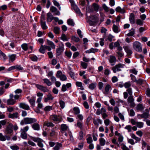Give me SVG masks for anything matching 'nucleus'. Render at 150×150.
<instances>
[{"instance_id": "1", "label": "nucleus", "mask_w": 150, "mask_h": 150, "mask_svg": "<svg viewBox=\"0 0 150 150\" xmlns=\"http://www.w3.org/2000/svg\"><path fill=\"white\" fill-rule=\"evenodd\" d=\"M29 129L28 126H26L23 128H21L20 132L21 137L23 139H26L27 138V134L26 132Z\"/></svg>"}, {"instance_id": "2", "label": "nucleus", "mask_w": 150, "mask_h": 150, "mask_svg": "<svg viewBox=\"0 0 150 150\" xmlns=\"http://www.w3.org/2000/svg\"><path fill=\"white\" fill-rule=\"evenodd\" d=\"M89 18L88 22L89 24L91 26L94 25L98 20V18L96 15H91Z\"/></svg>"}, {"instance_id": "3", "label": "nucleus", "mask_w": 150, "mask_h": 150, "mask_svg": "<svg viewBox=\"0 0 150 150\" xmlns=\"http://www.w3.org/2000/svg\"><path fill=\"white\" fill-rule=\"evenodd\" d=\"M134 49L136 51L141 52L142 51V48L141 44L138 41H135L133 43Z\"/></svg>"}, {"instance_id": "4", "label": "nucleus", "mask_w": 150, "mask_h": 150, "mask_svg": "<svg viewBox=\"0 0 150 150\" xmlns=\"http://www.w3.org/2000/svg\"><path fill=\"white\" fill-rule=\"evenodd\" d=\"M30 137L31 139L34 142H38V145L41 148L43 147V144L42 143L43 140L42 139L40 138H36L32 136Z\"/></svg>"}, {"instance_id": "5", "label": "nucleus", "mask_w": 150, "mask_h": 150, "mask_svg": "<svg viewBox=\"0 0 150 150\" xmlns=\"http://www.w3.org/2000/svg\"><path fill=\"white\" fill-rule=\"evenodd\" d=\"M123 68V64L119 63L113 67L111 69L113 71L114 73H116L117 71H121V69L120 68Z\"/></svg>"}, {"instance_id": "6", "label": "nucleus", "mask_w": 150, "mask_h": 150, "mask_svg": "<svg viewBox=\"0 0 150 150\" xmlns=\"http://www.w3.org/2000/svg\"><path fill=\"white\" fill-rule=\"evenodd\" d=\"M36 87L38 89L44 92H48L49 90L46 86H44L42 85L35 84Z\"/></svg>"}, {"instance_id": "7", "label": "nucleus", "mask_w": 150, "mask_h": 150, "mask_svg": "<svg viewBox=\"0 0 150 150\" xmlns=\"http://www.w3.org/2000/svg\"><path fill=\"white\" fill-rule=\"evenodd\" d=\"M64 50V45L62 43L59 45V47L56 50V54L57 55L60 56L63 52Z\"/></svg>"}, {"instance_id": "8", "label": "nucleus", "mask_w": 150, "mask_h": 150, "mask_svg": "<svg viewBox=\"0 0 150 150\" xmlns=\"http://www.w3.org/2000/svg\"><path fill=\"white\" fill-rule=\"evenodd\" d=\"M25 122V124H28L35 122H37V120L34 118L26 117L24 118Z\"/></svg>"}, {"instance_id": "9", "label": "nucleus", "mask_w": 150, "mask_h": 150, "mask_svg": "<svg viewBox=\"0 0 150 150\" xmlns=\"http://www.w3.org/2000/svg\"><path fill=\"white\" fill-rule=\"evenodd\" d=\"M13 125L12 123L8 124L6 129V132L7 134H11L13 132Z\"/></svg>"}, {"instance_id": "10", "label": "nucleus", "mask_w": 150, "mask_h": 150, "mask_svg": "<svg viewBox=\"0 0 150 150\" xmlns=\"http://www.w3.org/2000/svg\"><path fill=\"white\" fill-rule=\"evenodd\" d=\"M108 60L111 66L114 65L115 63L116 62V59L115 57L112 55H110V56Z\"/></svg>"}, {"instance_id": "11", "label": "nucleus", "mask_w": 150, "mask_h": 150, "mask_svg": "<svg viewBox=\"0 0 150 150\" xmlns=\"http://www.w3.org/2000/svg\"><path fill=\"white\" fill-rule=\"evenodd\" d=\"M19 107L21 108L26 110H30V109L29 106L25 103H20L19 104Z\"/></svg>"}, {"instance_id": "12", "label": "nucleus", "mask_w": 150, "mask_h": 150, "mask_svg": "<svg viewBox=\"0 0 150 150\" xmlns=\"http://www.w3.org/2000/svg\"><path fill=\"white\" fill-rule=\"evenodd\" d=\"M62 147V144L59 142L56 143L55 146L53 148V150H60Z\"/></svg>"}, {"instance_id": "13", "label": "nucleus", "mask_w": 150, "mask_h": 150, "mask_svg": "<svg viewBox=\"0 0 150 150\" xmlns=\"http://www.w3.org/2000/svg\"><path fill=\"white\" fill-rule=\"evenodd\" d=\"M54 98L51 94L48 93L47 95V97L45 98L44 101L45 103L47 102L49 100H52Z\"/></svg>"}, {"instance_id": "14", "label": "nucleus", "mask_w": 150, "mask_h": 150, "mask_svg": "<svg viewBox=\"0 0 150 150\" xmlns=\"http://www.w3.org/2000/svg\"><path fill=\"white\" fill-rule=\"evenodd\" d=\"M123 48L126 52L129 55H130L132 54V52L130 50L128 46H124L123 47Z\"/></svg>"}, {"instance_id": "15", "label": "nucleus", "mask_w": 150, "mask_h": 150, "mask_svg": "<svg viewBox=\"0 0 150 150\" xmlns=\"http://www.w3.org/2000/svg\"><path fill=\"white\" fill-rule=\"evenodd\" d=\"M32 128L35 130H39L40 129V125L37 123H35L32 126Z\"/></svg>"}, {"instance_id": "16", "label": "nucleus", "mask_w": 150, "mask_h": 150, "mask_svg": "<svg viewBox=\"0 0 150 150\" xmlns=\"http://www.w3.org/2000/svg\"><path fill=\"white\" fill-rule=\"evenodd\" d=\"M18 113L16 112L13 113H9L8 114V117L12 119H16L18 118Z\"/></svg>"}, {"instance_id": "17", "label": "nucleus", "mask_w": 150, "mask_h": 150, "mask_svg": "<svg viewBox=\"0 0 150 150\" xmlns=\"http://www.w3.org/2000/svg\"><path fill=\"white\" fill-rule=\"evenodd\" d=\"M52 120L54 121L60 122L61 121L62 118L59 117L57 115H54L52 116Z\"/></svg>"}, {"instance_id": "18", "label": "nucleus", "mask_w": 150, "mask_h": 150, "mask_svg": "<svg viewBox=\"0 0 150 150\" xmlns=\"http://www.w3.org/2000/svg\"><path fill=\"white\" fill-rule=\"evenodd\" d=\"M47 21L51 22L53 19V16L52 14L50 13H48L47 14Z\"/></svg>"}, {"instance_id": "19", "label": "nucleus", "mask_w": 150, "mask_h": 150, "mask_svg": "<svg viewBox=\"0 0 150 150\" xmlns=\"http://www.w3.org/2000/svg\"><path fill=\"white\" fill-rule=\"evenodd\" d=\"M44 126H46L49 127H52L54 126V125L52 122H50L48 121H46L44 122Z\"/></svg>"}, {"instance_id": "20", "label": "nucleus", "mask_w": 150, "mask_h": 150, "mask_svg": "<svg viewBox=\"0 0 150 150\" xmlns=\"http://www.w3.org/2000/svg\"><path fill=\"white\" fill-rule=\"evenodd\" d=\"M129 20L130 23L132 24L135 23L134 15L133 13H131L129 16Z\"/></svg>"}, {"instance_id": "21", "label": "nucleus", "mask_w": 150, "mask_h": 150, "mask_svg": "<svg viewBox=\"0 0 150 150\" xmlns=\"http://www.w3.org/2000/svg\"><path fill=\"white\" fill-rule=\"evenodd\" d=\"M41 27L43 30H46L47 28V27L46 25L45 21H40Z\"/></svg>"}, {"instance_id": "22", "label": "nucleus", "mask_w": 150, "mask_h": 150, "mask_svg": "<svg viewBox=\"0 0 150 150\" xmlns=\"http://www.w3.org/2000/svg\"><path fill=\"white\" fill-rule=\"evenodd\" d=\"M111 88V86L110 85H107L105 87V91L103 92V93L105 94H108L109 92V89Z\"/></svg>"}, {"instance_id": "23", "label": "nucleus", "mask_w": 150, "mask_h": 150, "mask_svg": "<svg viewBox=\"0 0 150 150\" xmlns=\"http://www.w3.org/2000/svg\"><path fill=\"white\" fill-rule=\"evenodd\" d=\"M116 11L117 12L124 13H125V10L124 8H122L120 6L117 7L115 9Z\"/></svg>"}, {"instance_id": "24", "label": "nucleus", "mask_w": 150, "mask_h": 150, "mask_svg": "<svg viewBox=\"0 0 150 150\" xmlns=\"http://www.w3.org/2000/svg\"><path fill=\"white\" fill-rule=\"evenodd\" d=\"M15 69L17 71H19L21 72H22L23 70V68L20 65H16L14 66Z\"/></svg>"}, {"instance_id": "25", "label": "nucleus", "mask_w": 150, "mask_h": 150, "mask_svg": "<svg viewBox=\"0 0 150 150\" xmlns=\"http://www.w3.org/2000/svg\"><path fill=\"white\" fill-rule=\"evenodd\" d=\"M74 113L75 115H78L80 112V110L79 108L77 107H75L73 109Z\"/></svg>"}, {"instance_id": "26", "label": "nucleus", "mask_w": 150, "mask_h": 150, "mask_svg": "<svg viewBox=\"0 0 150 150\" xmlns=\"http://www.w3.org/2000/svg\"><path fill=\"white\" fill-rule=\"evenodd\" d=\"M147 110L148 111L147 112H144L142 114L140 115V116L142 118L146 119L149 117V114L148 113L149 110Z\"/></svg>"}, {"instance_id": "27", "label": "nucleus", "mask_w": 150, "mask_h": 150, "mask_svg": "<svg viewBox=\"0 0 150 150\" xmlns=\"http://www.w3.org/2000/svg\"><path fill=\"white\" fill-rule=\"evenodd\" d=\"M43 81L44 83L48 86H50L52 84V82L47 79H43Z\"/></svg>"}, {"instance_id": "28", "label": "nucleus", "mask_w": 150, "mask_h": 150, "mask_svg": "<svg viewBox=\"0 0 150 150\" xmlns=\"http://www.w3.org/2000/svg\"><path fill=\"white\" fill-rule=\"evenodd\" d=\"M97 86V84L96 83H93L90 84L88 86V88L91 90H94Z\"/></svg>"}, {"instance_id": "29", "label": "nucleus", "mask_w": 150, "mask_h": 150, "mask_svg": "<svg viewBox=\"0 0 150 150\" xmlns=\"http://www.w3.org/2000/svg\"><path fill=\"white\" fill-rule=\"evenodd\" d=\"M16 56V55L14 54L9 55V61L11 62H13L15 59Z\"/></svg>"}, {"instance_id": "30", "label": "nucleus", "mask_w": 150, "mask_h": 150, "mask_svg": "<svg viewBox=\"0 0 150 150\" xmlns=\"http://www.w3.org/2000/svg\"><path fill=\"white\" fill-rule=\"evenodd\" d=\"M119 28L118 26L114 24L112 26V29L114 32L115 33H118L119 30Z\"/></svg>"}, {"instance_id": "31", "label": "nucleus", "mask_w": 150, "mask_h": 150, "mask_svg": "<svg viewBox=\"0 0 150 150\" xmlns=\"http://www.w3.org/2000/svg\"><path fill=\"white\" fill-rule=\"evenodd\" d=\"M16 101L12 99H8L7 101V103L8 105H13L15 104Z\"/></svg>"}, {"instance_id": "32", "label": "nucleus", "mask_w": 150, "mask_h": 150, "mask_svg": "<svg viewBox=\"0 0 150 150\" xmlns=\"http://www.w3.org/2000/svg\"><path fill=\"white\" fill-rule=\"evenodd\" d=\"M68 128V127L65 124H62L61 125V128L63 131H66L67 130Z\"/></svg>"}, {"instance_id": "33", "label": "nucleus", "mask_w": 150, "mask_h": 150, "mask_svg": "<svg viewBox=\"0 0 150 150\" xmlns=\"http://www.w3.org/2000/svg\"><path fill=\"white\" fill-rule=\"evenodd\" d=\"M135 33V30L133 28L132 29L129 30V33L127 34L128 36H132Z\"/></svg>"}, {"instance_id": "34", "label": "nucleus", "mask_w": 150, "mask_h": 150, "mask_svg": "<svg viewBox=\"0 0 150 150\" xmlns=\"http://www.w3.org/2000/svg\"><path fill=\"white\" fill-rule=\"evenodd\" d=\"M93 124L96 125L98 126V123H100L101 124V120L99 119H97V120L94 119L93 120Z\"/></svg>"}, {"instance_id": "35", "label": "nucleus", "mask_w": 150, "mask_h": 150, "mask_svg": "<svg viewBox=\"0 0 150 150\" xmlns=\"http://www.w3.org/2000/svg\"><path fill=\"white\" fill-rule=\"evenodd\" d=\"M47 44L48 45H50L51 48H52L53 49H55V45L54 43L49 40H47Z\"/></svg>"}, {"instance_id": "36", "label": "nucleus", "mask_w": 150, "mask_h": 150, "mask_svg": "<svg viewBox=\"0 0 150 150\" xmlns=\"http://www.w3.org/2000/svg\"><path fill=\"white\" fill-rule=\"evenodd\" d=\"M98 49H94L93 48H91L90 50H88L86 51V53H88L92 52L93 53H95V52L98 51Z\"/></svg>"}, {"instance_id": "37", "label": "nucleus", "mask_w": 150, "mask_h": 150, "mask_svg": "<svg viewBox=\"0 0 150 150\" xmlns=\"http://www.w3.org/2000/svg\"><path fill=\"white\" fill-rule=\"evenodd\" d=\"M76 84L77 86L80 87L81 90H84V88L82 86V83L81 82L77 81L76 82Z\"/></svg>"}, {"instance_id": "38", "label": "nucleus", "mask_w": 150, "mask_h": 150, "mask_svg": "<svg viewBox=\"0 0 150 150\" xmlns=\"http://www.w3.org/2000/svg\"><path fill=\"white\" fill-rule=\"evenodd\" d=\"M72 8L74 9L75 12L76 13L79 14L81 13L80 9L76 5L75 6H74Z\"/></svg>"}, {"instance_id": "39", "label": "nucleus", "mask_w": 150, "mask_h": 150, "mask_svg": "<svg viewBox=\"0 0 150 150\" xmlns=\"http://www.w3.org/2000/svg\"><path fill=\"white\" fill-rule=\"evenodd\" d=\"M64 54L67 57L68 59H70L71 57L72 53L70 51H66L65 52Z\"/></svg>"}, {"instance_id": "40", "label": "nucleus", "mask_w": 150, "mask_h": 150, "mask_svg": "<svg viewBox=\"0 0 150 150\" xmlns=\"http://www.w3.org/2000/svg\"><path fill=\"white\" fill-rule=\"evenodd\" d=\"M100 145L102 146H104L105 143V140L103 138H100L99 139Z\"/></svg>"}, {"instance_id": "41", "label": "nucleus", "mask_w": 150, "mask_h": 150, "mask_svg": "<svg viewBox=\"0 0 150 150\" xmlns=\"http://www.w3.org/2000/svg\"><path fill=\"white\" fill-rule=\"evenodd\" d=\"M22 49L24 51H26L28 49V45L26 43H23L21 45Z\"/></svg>"}, {"instance_id": "42", "label": "nucleus", "mask_w": 150, "mask_h": 150, "mask_svg": "<svg viewBox=\"0 0 150 150\" xmlns=\"http://www.w3.org/2000/svg\"><path fill=\"white\" fill-rule=\"evenodd\" d=\"M136 82L140 85H142V84L146 83L145 80L141 79H139L138 80H137Z\"/></svg>"}, {"instance_id": "43", "label": "nucleus", "mask_w": 150, "mask_h": 150, "mask_svg": "<svg viewBox=\"0 0 150 150\" xmlns=\"http://www.w3.org/2000/svg\"><path fill=\"white\" fill-rule=\"evenodd\" d=\"M68 25L73 26L74 25V23L71 19H69L67 21Z\"/></svg>"}, {"instance_id": "44", "label": "nucleus", "mask_w": 150, "mask_h": 150, "mask_svg": "<svg viewBox=\"0 0 150 150\" xmlns=\"http://www.w3.org/2000/svg\"><path fill=\"white\" fill-rule=\"evenodd\" d=\"M0 58L1 59H6V55L5 54L3 53L1 50H0Z\"/></svg>"}, {"instance_id": "45", "label": "nucleus", "mask_w": 150, "mask_h": 150, "mask_svg": "<svg viewBox=\"0 0 150 150\" xmlns=\"http://www.w3.org/2000/svg\"><path fill=\"white\" fill-rule=\"evenodd\" d=\"M124 84V86L125 88H130V87L131 85V83L130 81H128L125 82Z\"/></svg>"}, {"instance_id": "46", "label": "nucleus", "mask_w": 150, "mask_h": 150, "mask_svg": "<svg viewBox=\"0 0 150 150\" xmlns=\"http://www.w3.org/2000/svg\"><path fill=\"white\" fill-rule=\"evenodd\" d=\"M143 109V105L142 104H139L137 107V109L138 110L142 111Z\"/></svg>"}, {"instance_id": "47", "label": "nucleus", "mask_w": 150, "mask_h": 150, "mask_svg": "<svg viewBox=\"0 0 150 150\" xmlns=\"http://www.w3.org/2000/svg\"><path fill=\"white\" fill-rule=\"evenodd\" d=\"M94 10L96 11H97L99 8V6L96 3H94L93 4Z\"/></svg>"}, {"instance_id": "48", "label": "nucleus", "mask_w": 150, "mask_h": 150, "mask_svg": "<svg viewBox=\"0 0 150 150\" xmlns=\"http://www.w3.org/2000/svg\"><path fill=\"white\" fill-rule=\"evenodd\" d=\"M136 125L138 128H141L143 127L144 123L142 122H137Z\"/></svg>"}, {"instance_id": "49", "label": "nucleus", "mask_w": 150, "mask_h": 150, "mask_svg": "<svg viewBox=\"0 0 150 150\" xmlns=\"http://www.w3.org/2000/svg\"><path fill=\"white\" fill-rule=\"evenodd\" d=\"M53 2L54 5L57 6L59 10H61V7L59 3L56 0H53Z\"/></svg>"}, {"instance_id": "50", "label": "nucleus", "mask_w": 150, "mask_h": 150, "mask_svg": "<svg viewBox=\"0 0 150 150\" xmlns=\"http://www.w3.org/2000/svg\"><path fill=\"white\" fill-rule=\"evenodd\" d=\"M61 38L63 41H67L68 40V39L67 38L66 36L64 34H62Z\"/></svg>"}, {"instance_id": "51", "label": "nucleus", "mask_w": 150, "mask_h": 150, "mask_svg": "<svg viewBox=\"0 0 150 150\" xmlns=\"http://www.w3.org/2000/svg\"><path fill=\"white\" fill-rule=\"evenodd\" d=\"M143 21L139 19H137L136 21V22L137 25H143Z\"/></svg>"}, {"instance_id": "52", "label": "nucleus", "mask_w": 150, "mask_h": 150, "mask_svg": "<svg viewBox=\"0 0 150 150\" xmlns=\"http://www.w3.org/2000/svg\"><path fill=\"white\" fill-rule=\"evenodd\" d=\"M45 48L44 45L43 46L42 45L39 50V52L42 54H44L45 53Z\"/></svg>"}, {"instance_id": "53", "label": "nucleus", "mask_w": 150, "mask_h": 150, "mask_svg": "<svg viewBox=\"0 0 150 150\" xmlns=\"http://www.w3.org/2000/svg\"><path fill=\"white\" fill-rule=\"evenodd\" d=\"M52 106H47L44 108V110L45 112L49 111L52 109Z\"/></svg>"}, {"instance_id": "54", "label": "nucleus", "mask_w": 150, "mask_h": 150, "mask_svg": "<svg viewBox=\"0 0 150 150\" xmlns=\"http://www.w3.org/2000/svg\"><path fill=\"white\" fill-rule=\"evenodd\" d=\"M60 28L57 27H55L54 28V32L56 34L59 33Z\"/></svg>"}, {"instance_id": "55", "label": "nucleus", "mask_w": 150, "mask_h": 150, "mask_svg": "<svg viewBox=\"0 0 150 150\" xmlns=\"http://www.w3.org/2000/svg\"><path fill=\"white\" fill-rule=\"evenodd\" d=\"M29 102L30 103L32 106H34L35 103V100L33 99H31L29 100Z\"/></svg>"}, {"instance_id": "56", "label": "nucleus", "mask_w": 150, "mask_h": 150, "mask_svg": "<svg viewBox=\"0 0 150 150\" xmlns=\"http://www.w3.org/2000/svg\"><path fill=\"white\" fill-rule=\"evenodd\" d=\"M125 128L127 130L128 132H131L132 130V127L130 125H127L125 127Z\"/></svg>"}, {"instance_id": "57", "label": "nucleus", "mask_w": 150, "mask_h": 150, "mask_svg": "<svg viewBox=\"0 0 150 150\" xmlns=\"http://www.w3.org/2000/svg\"><path fill=\"white\" fill-rule=\"evenodd\" d=\"M0 123L2 125H5L6 123L8 124V122H7V120H4L0 121Z\"/></svg>"}, {"instance_id": "58", "label": "nucleus", "mask_w": 150, "mask_h": 150, "mask_svg": "<svg viewBox=\"0 0 150 150\" xmlns=\"http://www.w3.org/2000/svg\"><path fill=\"white\" fill-rule=\"evenodd\" d=\"M6 140L5 137L2 134L0 133V140L4 141Z\"/></svg>"}, {"instance_id": "59", "label": "nucleus", "mask_w": 150, "mask_h": 150, "mask_svg": "<svg viewBox=\"0 0 150 150\" xmlns=\"http://www.w3.org/2000/svg\"><path fill=\"white\" fill-rule=\"evenodd\" d=\"M10 148L12 150H17L19 149V147L17 145H13L10 146Z\"/></svg>"}, {"instance_id": "60", "label": "nucleus", "mask_w": 150, "mask_h": 150, "mask_svg": "<svg viewBox=\"0 0 150 150\" xmlns=\"http://www.w3.org/2000/svg\"><path fill=\"white\" fill-rule=\"evenodd\" d=\"M128 102L129 103L133 102L134 101V99L133 98V96L131 95L129 96L127 99Z\"/></svg>"}, {"instance_id": "61", "label": "nucleus", "mask_w": 150, "mask_h": 150, "mask_svg": "<svg viewBox=\"0 0 150 150\" xmlns=\"http://www.w3.org/2000/svg\"><path fill=\"white\" fill-rule=\"evenodd\" d=\"M110 70L108 69H107L104 70V74L106 76H108L110 74Z\"/></svg>"}, {"instance_id": "62", "label": "nucleus", "mask_w": 150, "mask_h": 150, "mask_svg": "<svg viewBox=\"0 0 150 150\" xmlns=\"http://www.w3.org/2000/svg\"><path fill=\"white\" fill-rule=\"evenodd\" d=\"M116 86L120 88H122L124 86V84L122 82H120L117 83L116 84Z\"/></svg>"}, {"instance_id": "63", "label": "nucleus", "mask_w": 150, "mask_h": 150, "mask_svg": "<svg viewBox=\"0 0 150 150\" xmlns=\"http://www.w3.org/2000/svg\"><path fill=\"white\" fill-rule=\"evenodd\" d=\"M59 78L60 80L62 81H66L67 79L66 76L64 74H62Z\"/></svg>"}, {"instance_id": "64", "label": "nucleus", "mask_w": 150, "mask_h": 150, "mask_svg": "<svg viewBox=\"0 0 150 150\" xmlns=\"http://www.w3.org/2000/svg\"><path fill=\"white\" fill-rule=\"evenodd\" d=\"M121 147L123 150H130L129 148L123 144H122L121 145Z\"/></svg>"}]
</instances>
